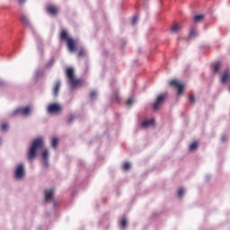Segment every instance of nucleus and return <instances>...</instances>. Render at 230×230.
<instances>
[{"mask_svg": "<svg viewBox=\"0 0 230 230\" xmlns=\"http://www.w3.org/2000/svg\"><path fill=\"white\" fill-rule=\"evenodd\" d=\"M43 146H44L43 137H39L35 138L27 155L29 161H32V159H34V157H36L37 155V150H40V148H43Z\"/></svg>", "mask_w": 230, "mask_h": 230, "instance_id": "1", "label": "nucleus"}, {"mask_svg": "<svg viewBox=\"0 0 230 230\" xmlns=\"http://www.w3.org/2000/svg\"><path fill=\"white\" fill-rule=\"evenodd\" d=\"M60 39L62 40H66L67 44V48L69 51L74 52L76 50V44L73 38L69 37L67 31L66 30H62L60 32Z\"/></svg>", "mask_w": 230, "mask_h": 230, "instance_id": "2", "label": "nucleus"}, {"mask_svg": "<svg viewBox=\"0 0 230 230\" xmlns=\"http://www.w3.org/2000/svg\"><path fill=\"white\" fill-rule=\"evenodd\" d=\"M66 76L68 78L69 84L74 88L77 86H81L83 84V81L81 79H76L74 75V69L72 67L66 68Z\"/></svg>", "mask_w": 230, "mask_h": 230, "instance_id": "3", "label": "nucleus"}, {"mask_svg": "<svg viewBox=\"0 0 230 230\" xmlns=\"http://www.w3.org/2000/svg\"><path fill=\"white\" fill-rule=\"evenodd\" d=\"M61 111L62 108L58 103H51L48 106V112L49 114H58Z\"/></svg>", "mask_w": 230, "mask_h": 230, "instance_id": "4", "label": "nucleus"}, {"mask_svg": "<svg viewBox=\"0 0 230 230\" xmlns=\"http://www.w3.org/2000/svg\"><path fill=\"white\" fill-rule=\"evenodd\" d=\"M169 84L171 86H174L177 90H178V94L181 95L184 92V84H181L179 81L177 80H172L169 83Z\"/></svg>", "mask_w": 230, "mask_h": 230, "instance_id": "5", "label": "nucleus"}, {"mask_svg": "<svg viewBox=\"0 0 230 230\" xmlns=\"http://www.w3.org/2000/svg\"><path fill=\"white\" fill-rule=\"evenodd\" d=\"M31 112L30 106H27L25 108H19L13 111V116H16V114H22V116H29Z\"/></svg>", "mask_w": 230, "mask_h": 230, "instance_id": "6", "label": "nucleus"}, {"mask_svg": "<svg viewBox=\"0 0 230 230\" xmlns=\"http://www.w3.org/2000/svg\"><path fill=\"white\" fill-rule=\"evenodd\" d=\"M165 99V95L164 94H160L157 99L156 102L154 103L153 107H154V111H158V109L160 108V106L164 103Z\"/></svg>", "mask_w": 230, "mask_h": 230, "instance_id": "7", "label": "nucleus"}, {"mask_svg": "<svg viewBox=\"0 0 230 230\" xmlns=\"http://www.w3.org/2000/svg\"><path fill=\"white\" fill-rule=\"evenodd\" d=\"M24 175V169H23V164H20L18 165V167L16 168V171H15V177L17 179H22Z\"/></svg>", "mask_w": 230, "mask_h": 230, "instance_id": "8", "label": "nucleus"}, {"mask_svg": "<svg viewBox=\"0 0 230 230\" xmlns=\"http://www.w3.org/2000/svg\"><path fill=\"white\" fill-rule=\"evenodd\" d=\"M54 190H45V202H49L53 199Z\"/></svg>", "mask_w": 230, "mask_h": 230, "instance_id": "9", "label": "nucleus"}, {"mask_svg": "<svg viewBox=\"0 0 230 230\" xmlns=\"http://www.w3.org/2000/svg\"><path fill=\"white\" fill-rule=\"evenodd\" d=\"M41 156L43 159V164L45 168H48L49 164H48V159H49V151L47 149H45L42 153H41Z\"/></svg>", "mask_w": 230, "mask_h": 230, "instance_id": "10", "label": "nucleus"}, {"mask_svg": "<svg viewBox=\"0 0 230 230\" xmlns=\"http://www.w3.org/2000/svg\"><path fill=\"white\" fill-rule=\"evenodd\" d=\"M47 11L51 15H56L58 13V8L55 5H49L47 7Z\"/></svg>", "mask_w": 230, "mask_h": 230, "instance_id": "11", "label": "nucleus"}, {"mask_svg": "<svg viewBox=\"0 0 230 230\" xmlns=\"http://www.w3.org/2000/svg\"><path fill=\"white\" fill-rule=\"evenodd\" d=\"M151 125H155V119H150L148 120H146L142 123L143 128H147V127H150Z\"/></svg>", "mask_w": 230, "mask_h": 230, "instance_id": "12", "label": "nucleus"}, {"mask_svg": "<svg viewBox=\"0 0 230 230\" xmlns=\"http://www.w3.org/2000/svg\"><path fill=\"white\" fill-rule=\"evenodd\" d=\"M230 78V72L228 70L225 71L222 78H221V82L222 83H226Z\"/></svg>", "mask_w": 230, "mask_h": 230, "instance_id": "13", "label": "nucleus"}, {"mask_svg": "<svg viewBox=\"0 0 230 230\" xmlns=\"http://www.w3.org/2000/svg\"><path fill=\"white\" fill-rule=\"evenodd\" d=\"M60 85H61L60 81H58L53 89V93L55 96H58L59 89H60Z\"/></svg>", "mask_w": 230, "mask_h": 230, "instance_id": "14", "label": "nucleus"}, {"mask_svg": "<svg viewBox=\"0 0 230 230\" xmlns=\"http://www.w3.org/2000/svg\"><path fill=\"white\" fill-rule=\"evenodd\" d=\"M205 15L204 14H198L194 16V22L198 23L204 20Z\"/></svg>", "mask_w": 230, "mask_h": 230, "instance_id": "15", "label": "nucleus"}, {"mask_svg": "<svg viewBox=\"0 0 230 230\" xmlns=\"http://www.w3.org/2000/svg\"><path fill=\"white\" fill-rule=\"evenodd\" d=\"M181 28H182L181 25L176 24L173 27H172L171 31L174 32V33H177Z\"/></svg>", "mask_w": 230, "mask_h": 230, "instance_id": "16", "label": "nucleus"}, {"mask_svg": "<svg viewBox=\"0 0 230 230\" xmlns=\"http://www.w3.org/2000/svg\"><path fill=\"white\" fill-rule=\"evenodd\" d=\"M21 21L24 25H26V26L30 25V22L28 20V18L23 14L21 16Z\"/></svg>", "mask_w": 230, "mask_h": 230, "instance_id": "17", "label": "nucleus"}, {"mask_svg": "<svg viewBox=\"0 0 230 230\" xmlns=\"http://www.w3.org/2000/svg\"><path fill=\"white\" fill-rule=\"evenodd\" d=\"M131 168V164L128 162H126L123 164V170L125 172H128V170H130Z\"/></svg>", "mask_w": 230, "mask_h": 230, "instance_id": "18", "label": "nucleus"}, {"mask_svg": "<svg viewBox=\"0 0 230 230\" xmlns=\"http://www.w3.org/2000/svg\"><path fill=\"white\" fill-rule=\"evenodd\" d=\"M197 35H198L197 30H196L195 28L191 29L190 31V36L191 38H194V37H196Z\"/></svg>", "mask_w": 230, "mask_h": 230, "instance_id": "19", "label": "nucleus"}, {"mask_svg": "<svg viewBox=\"0 0 230 230\" xmlns=\"http://www.w3.org/2000/svg\"><path fill=\"white\" fill-rule=\"evenodd\" d=\"M58 138H53L52 139V142H51V146L53 147V148H57V146H58Z\"/></svg>", "mask_w": 230, "mask_h": 230, "instance_id": "20", "label": "nucleus"}, {"mask_svg": "<svg viewBox=\"0 0 230 230\" xmlns=\"http://www.w3.org/2000/svg\"><path fill=\"white\" fill-rule=\"evenodd\" d=\"M221 65L220 63H216L214 66H213V69H214V73H217L219 68H220Z\"/></svg>", "mask_w": 230, "mask_h": 230, "instance_id": "21", "label": "nucleus"}, {"mask_svg": "<svg viewBox=\"0 0 230 230\" xmlns=\"http://www.w3.org/2000/svg\"><path fill=\"white\" fill-rule=\"evenodd\" d=\"M85 54H86V53H85V50H84V49H81L79 50L77 56H78L79 58H83V57L85 56Z\"/></svg>", "mask_w": 230, "mask_h": 230, "instance_id": "22", "label": "nucleus"}, {"mask_svg": "<svg viewBox=\"0 0 230 230\" xmlns=\"http://www.w3.org/2000/svg\"><path fill=\"white\" fill-rule=\"evenodd\" d=\"M184 193H185L184 189L180 188L179 190H178V195H179V197H181V199L183 197Z\"/></svg>", "mask_w": 230, "mask_h": 230, "instance_id": "23", "label": "nucleus"}, {"mask_svg": "<svg viewBox=\"0 0 230 230\" xmlns=\"http://www.w3.org/2000/svg\"><path fill=\"white\" fill-rule=\"evenodd\" d=\"M196 148H198V143H197V142H193V143L190 146V150H196Z\"/></svg>", "mask_w": 230, "mask_h": 230, "instance_id": "24", "label": "nucleus"}, {"mask_svg": "<svg viewBox=\"0 0 230 230\" xmlns=\"http://www.w3.org/2000/svg\"><path fill=\"white\" fill-rule=\"evenodd\" d=\"M9 128V126L7 123H4L1 127V129L3 130V132H5V130H7Z\"/></svg>", "mask_w": 230, "mask_h": 230, "instance_id": "25", "label": "nucleus"}, {"mask_svg": "<svg viewBox=\"0 0 230 230\" xmlns=\"http://www.w3.org/2000/svg\"><path fill=\"white\" fill-rule=\"evenodd\" d=\"M127 226H128V221H127V219H123V220L121 221V227H122L123 229H125Z\"/></svg>", "mask_w": 230, "mask_h": 230, "instance_id": "26", "label": "nucleus"}, {"mask_svg": "<svg viewBox=\"0 0 230 230\" xmlns=\"http://www.w3.org/2000/svg\"><path fill=\"white\" fill-rule=\"evenodd\" d=\"M96 95H97V93H96L95 91H92V92L90 93L91 98H95Z\"/></svg>", "mask_w": 230, "mask_h": 230, "instance_id": "27", "label": "nucleus"}, {"mask_svg": "<svg viewBox=\"0 0 230 230\" xmlns=\"http://www.w3.org/2000/svg\"><path fill=\"white\" fill-rule=\"evenodd\" d=\"M190 102H192V103L195 102L196 98H195V96H194L193 94L190 95Z\"/></svg>", "mask_w": 230, "mask_h": 230, "instance_id": "28", "label": "nucleus"}, {"mask_svg": "<svg viewBox=\"0 0 230 230\" xmlns=\"http://www.w3.org/2000/svg\"><path fill=\"white\" fill-rule=\"evenodd\" d=\"M133 102H134V100L132 98L128 99L127 102H126V103L128 105H131Z\"/></svg>", "mask_w": 230, "mask_h": 230, "instance_id": "29", "label": "nucleus"}, {"mask_svg": "<svg viewBox=\"0 0 230 230\" xmlns=\"http://www.w3.org/2000/svg\"><path fill=\"white\" fill-rule=\"evenodd\" d=\"M137 21H138L137 16H135V17L133 18L132 24L135 25V24L137 22Z\"/></svg>", "mask_w": 230, "mask_h": 230, "instance_id": "30", "label": "nucleus"}, {"mask_svg": "<svg viewBox=\"0 0 230 230\" xmlns=\"http://www.w3.org/2000/svg\"><path fill=\"white\" fill-rule=\"evenodd\" d=\"M111 99H112L113 101H118V100H119V94H118V93H115V95L112 96Z\"/></svg>", "mask_w": 230, "mask_h": 230, "instance_id": "31", "label": "nucleus"}, {"mask_svg": "<svg viewBox=\"0 0 230 230\" xmlns=\"http://www.w3.org/2000/svg\"><path fill=\"white\" fill-rule=\"evenodd\" d=\"M67 121L68 123H72V121H74V117H69Z\"/></svg>", "mask_w": 230, "mask_h": 230, "instance_id": "32", "label": "nucleus"}, {"mask_svg": "<svg viewBox=\"0 0 230 230\" xmlns=\"http://www.w3.org/2000/svg\"><path fill=\"white\" fill-rule=\"evenodd\" d=\"M225 141H226V136H223V137H222V143H225Z\"/></svg>", "mask_w": 230, "mask_h": 230, "instance_id": "33", "label": "nucleus"}, {"mask_svg": "<svg viewBox=\"0 0 230 230\" xmlns=\"http://www.w3.org/2000/svg\"><path fill=\"white\" fill-rule=\"evenodd\" d=\"M19 2H20V3H24V2H25V0H19Z\"/></svg>", "mask_w": 230, "mask_h": 230, "instance_id": "34", "label": "nucleus"}, {"mask_svg": "<svg viewBox=\"0 0 230 230\" xmlns=\"http://www.w3.org/2000/svg\"><path fill=\"white\" fill-rule=\"evenodd\" d=\"M0 145H1V138H0Z\"/></svg>", "mask_w": 230, "mask_h": 230, "instance_id": "35", "label": "nucleus"}, {"mask_svg": "<svg viewBox=\"0 0 230 230\" xmlns=\"http://www.w3.org/2000/svg\"><path fill=\"white\" fill-rule=\"evenodd\" d=\"M0 84H1V82H0Z\"/></svg>", "mask_w": 230, "mask_h": 230, "instance_id": "36", "label": "nucleus"}, {"mask_svg": "<svg viewBox=\"0 0 230 230\" xmlns=\"http://www.w3.org/2000/svg\"><path fill=\"white\" fill-rule=\"evenodd\" d=\"M230 89V88H229Z\"/></svg>", "mask_w": 230, "mask_h": 230, "instance_id": "37", "label": "nucleus"}]
</instances>
